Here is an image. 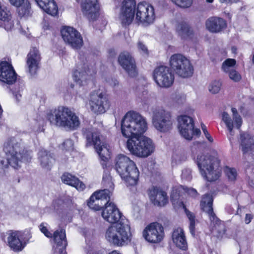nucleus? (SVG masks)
<instances>
[{"instance_id":"f257e3e1","label":"nucleus","mask_w":254,"mask_h":254,"mask_svg":"<svg viewBox=\"0 0 254 254\" xmlns=\"http://www.w3.org/2000/svg\"><path fill=\"white\" fill-rule=\"evenodd\" d=\"M103 182L106 189L96 191L92 194L88 202L89 207L95 211L99 210L101 208L99 201L107 200L102 212L104 219L110 223L117 224L125 221L115 204L109 201L114 188L112 177L110 175L105 174L103 177Z\"/></svg>"},{"instance_id":"f03ea898","label":"nucleus","mask_w":254,"mask_h":254,"mask_svg":"<svg viewBox=\"0 0 254 254\" xmlns=\"http://www.w3.org/2000/svg\"><path fill=\"white\" fill-rule=\"evenodd\" d=\"M135 19L136 22L147 26L155 19L154 9L152 5L146 2H141L136 6L134 0H124L120 14L123 24L128 25Z\"/></svg>"},{"instance_id":"7ed1b4c3","label":"nucleus","mask_w":254,"mask_h":254,"mask_svg":"<svg viewBox=\"0 0 254 254\" xmlns=\"http://www.w3.org/2000/svg\"><path fill=\"white\" fill-rule=\"evenodd\" d=\"M46 118L51 125L66 129H76L80 124L79 117L70 108L64 106L48 110Z\"/></svg>"},{"instance_id":"20e7f679","label":"nucleus","mask_w":254,"mask_h":254,"mask_svg":"<svg viewBox=\"0 0 254 254\" xmlns=\"http://www.w3.org/2000/svg\"><path fill=\"white\" fill-rule=\"evenodd\" d=\"M147 129L146 119L139 113L133 111L127 112L121 123V131L126 138H136Z\"/></svg>"},{"instance_id":"39448f33","label":"nucleus","mask_w":254,"mask_h":254,"mask_svg":"<svg viewBox=\"0 0 254 254\" xmlns=\"http://www.w3.org/2000/svg\"><path fill=\"white\" fill-rule=\"evenodd\" d=\"M3 150L7 163L14 169L20 167L22 161L28 162L32 158L31 152L25 150L18 137L9 138L4 144Z\"/></svg>"},{"instance_id":"423d86ee","label":"nucleus","mask_w":254,"mask_h":254,"mask_svg":"<svg viewBox=\"0 0 254 254\" xmlns=\"http://www.w3.org/2000/svg\"><path fill=\"white\" fill-rule=\"evenodd\" d=\"M195 162L202 177L209 182L217 180L220 176L221 169L217 157L204 153H199Z\"/></svg>"},{"instance_id":"0eeeda50","label":"nucleus","mask_w":254,"mask_h":254,"mask_svg":"<svg viewBox=\"0 0 254 254\" xmlns=\"http://www.w3.org/2000/svg\"><path fill=\"white\" fill-rule=\"evenodd\" d=\"M115 169L127 185H135L139 172L135 163L124 155H119L116 159Z\"/></svg>"},{"instance_id":"6e6552de","label":"nucleus","mask_w":254,"mask_h":254,"mask_svg":"<svg viewBox=\"0 0 254 254\" xmlns=\"http://www.w3.org/2000/svg\"><path fill=\"white\" fill-rule=\"evenodd\" d=\"M130 228L127 223L120 222L110 226L106 230L105 238L111 245L123 247L131 241Z\"/></svg>"},{"instance_id":"1a4fd4ad","label":"nucleus","mask_w":254,"mask_h":254,"mask_svg":"<svg viewBox=\"0 0 254 254\" xmlns=\"http://www.w3.org/2000/svg\"><path fill=\"white\" fill-rule=\"evenodd\" d=\"M127 147L132 155L142 158L150 155L155 149L152 140L145 136L128 139Z\"/></svg>"},{"instance_id":"9d476101","label":"nucleus","mask_w":254,"mask_h":254,"mask_svg":"<svg viewBox=\"0 0 254 254\" xmlns=\"http://www.w3.org/2000/svg\"><path fill=\"white\" fill-rule=\"evenodd\" d=\"M86 138V146L93 145L101 159L106 162L110 157L109 146L107 144L101 142L100 139V133L94 128L86 129L84 132Z\"/></svg>"},{"instance_id":"9b49d317","label":"nucleus","mask_w":254,"mask_h":254,"mask_svg":"<svg viewBox=\"0 0 254 254\" xmlns=\"http://www.w3.org/2000/svg\"><path fill=\"white\" fill-rule=\"evenodd\" d=\"M170 67L179 76L188 78L192 76L193 68L190 60L180 54L172 55L170 58Z\"/></svg>"},{"instance_id":"f8f14e48","label":"nucleus","mask_w":254,"mask_h":254,"mask_svg":"<svg viewBox=\"0 0 254 254\" xmlns=\"http://www.w3.org/2000/svg\"><path fill=\"white\" fill-rule=\"evenodd\" d=\"M152 114V125L158 131L166 132L172 128L173 120L169 112L158 108L153 111Z\"/></svg>"},{"instance_id":"ddd939ff","label":"nucleus","mask_w":254,"mask_h":254,"mask_svg":"<svg viewBox=\"0 0 254 254\" xmlns=\"http://www.w3.org/2000/svg\"><path fill=\"white\" fill-rule=\"evenodd\" d=\"M86 107L93 113L99 114L105 113L110 106L105 94L99 91H94L89 95Z\"/></svg>"},{"instance_id":"4468645a","label":"nucleus","mask_w":254,"mask_h":254,"mask_svg":"<svg viewBox=\"0 0 254 254\" xmlns=\"http://www.w3.org/2000/svg\"><path fill=\"white\" fill-rule=\"evenodd\" d=\"M213 198L210 194L205 195L201 201L200 206L202 209L206 212L213 225L212 231L217 232L219 235L223 234L225 232L224 224L218 219L213 211L212 208Z\"/></svg>"},{"instance_id":"2eb2a0df","label":"nucleus","mask_w":254,"mask_h":254,"mask_svg":"<svg viewBox=\"0 0 254 254\" xmlns=\"http://www.w3.org/2000/svg\"><path fill=\"white\" fill-rule=\"evenodd\" d=\"M178 129L181 135L187 140H190L193 136H199L200 130L194 128V121L191 117L183 115L178 118Z\"/></svg>"},{"instance_id":"dca6fc26","label":"nucleus","mask_w":254,"mask_h":254,"mask_svg":"<svg viewBox=\"0 0 254 254\" xmlns=\"http://www.w3.org/2000/svg\"><path fill=\"white\" fill-rule=\"evenodd\" d=\"M31 237L29 230L10 231L7 238L8 245L14 252L21 251Z\"/></svg>"},{"instance_id":"f3484780","label":"nucleus","mask_w":254,"mask_h":254,"mask_svg":"<svg viewBox=\"0 0 254 254\" xmlns=\"http://www.w3.org/2000/svg\"><path fill=\"white\" fill-rule=\"evenodd\" d=\"M153 78L156 84L161 87H169L174 81V74L166 66L156 67L153 72Z\"/></svg>"},{"instance_id":"a211bd4d","label":"nucleus","mask_w":254,"mask_h":254,"mask_svg":"<svg viewBox=\"0 0 254 254\" xmlns=\"http://www.w3.org/2000/svg\"><path fill=\"white\" fill-rule=\"evenodd\" d=\"M142 236L146 241L149 243H159L164 237V228L158 223H151L144 229Z\"/></svg>"},{"instance_id":"6ab92c4d","label":"nucleus","mask_w":254,"mask_h":254,"mask_svg":"<svg viewBox=\"0 0 254 254\" xmlns=\"http://www.w3.org/2000/svg\"><path fill=\"white\" fill-rule=\"evenodd\" d=\"M64 41L74 49H79L83 46L82 37L75 29L69 26L63 27L61 31Z\"/></svg>"},{"instance_id":"aec40b11","label":"nucleus","mask_w":254,"mask_h":254,"mask_svg":"<svg viewBox=\"0 0 254 254\" xmlns=\"http://www.w3.org/2000/svg\"><path fill=\"white\" fill-rule=\"evenodd\" d=\"M17 78V74L10 61H0V81L8 84L14 83Z\"/></svg>"},{"instance_id":"412c9836","label":"nucleus","mask_w":254,"mask_h":254,"mask_svg":"<svg viewBox=\"0 0 254 254\" xmlns=\"http://www.w3.org/2000/svg\"><path fill=\"white\" fill-rule=\"evenodd\" d=\"M41 59L39 50L36 48H32L26 58L27 71L30 75H34L36 73L40 67Z\"/></svg>"},{"instance_id":"4be33fe9","label":"nucleus","mask_w":254,"mask_h":254,"mask_svg":"<svg viewBox=\"0 0 254 254\" xmlns=\"http://www.w3.org/2000/svg\"><path fill=\"white\" fill-rule=\"evenodd\" d=\"M233 114V120L228 113L223 112L222 114V120L225 123L230 134L233 135V128L234 127L239 129L242 124V119L238 114L237 110L235 108L231 109Z\"/></svg>"},{"instance_id":"5701e85b","label":"nucleus","mask_w":254,"mask_h":254,"mask_svg":"<svg viewBox=\"0 0 254 254\" xmlns=\"http://www.w3.org/2000/svg\"><path fill=\"white\" fill-rule=\"evenodd\" d=\"M118 61L129 76L134 77L137 75L135 62L128 53L124 52L121 54Z\"/></svg>"},{"instance_id":"b1692460","label":"nucleus","mask_w":254,"mask_h":254,"mask_svg":"<svg viewBox=\"0 0 254 254\" xmlns=\"http://www.w3.org/2000/svg\"><path fill=\"white\" fill-rule=\"evenodd\" d=\"M83 14L90 20H94L97 17L99 5L97 0H84L81 3Z\"/></svg>"},{"instance_id":"393cba45","label":"nucleus","mask_w":254,"mask_h":254,"mask_svg":"<svg viewBox=\"0 0 254 254\" xmlns=\"http://www.w3.org/2000/svg\"><path fill=\"white\" fill-rule=\"evenodd\" d=\"M148 195L151 201L155 205L162 206L168 202L167 193L157 188H150Z\"/></svg>"},{"instance_id":"a878e982","label":"nucleus","mask_w":254,"mask_h":254,"mask_svg":"<svg viewBox=\"0 0 254 254\" xmlns=\"http://www.w3.org/2000/svg\"><path fill=\"white\" fill-rule=\"evenodd\" d=\"M14 23L11 12L5 6L0 7V27L3 28L6 31L12 30Z\"/></svg>"},{"instance_id":"bb28decb","label":"nucleus","mask_w":254,"mask_h":254,"mask_svg":"<svg viewBox=\"0 0 254 254\" xmlns=\"http://www.w3.org/2000/svg\"><path fill=\"white\" fill-rule=\"evenodd\" d=\"M95 74L94 70L91 71L89 68L78 67L73 73V80L79 85H84L86 83L87 80Z\"/></svg>"},{"instance_id":"cd10ccee","label":"nucleus","mask_w":254,"mask_h":254,"mask_svg":"<svg viewBox=\"0 0 254 254\" xmlns=\"http://www.w3.org/2000/svg\"><path fill=\"white\" fill-rule=\"evenodd\" d=\"M53 237L56 244V246H54L56 250L58 251L60 254H66L65 249L67 246V241L65 230L64 229H61L60 231L57 230L54 232Z\"/></svg>"},{"instance_id":"c85d7f7f","label":"nucleus","mask_w":254,"mask_h":254,"mask_svg":"<svg viewBox=\"0 0 254 254\" xmlns=\"http://www.w3.org/2000/svg\"><path fill=\"white\" fill-rule=\"evenodd\" d=\"M207 29L212 33H218L226 28V21L221 18L212 17L208 19L205 23Z\"/></svg>"},{"instance_id":"c756f323","label":"nucleus","mask_w":254,"mask_h":254,"mask_svg":"<svg viewBox=\"0 0 254 254\" xmlns=\"http://www.w3.org/2000/svg\"><path fill=\"white\" fill-rule=\"evenodd\" d=\"M172 241L175 245L180 249L186 250L188 244L183 229L181 227L175 229L172 235Z\"/></svg>"},{"instance_id":"7c9ffc66","label":"nucleus","mask_w":254,"mask_h":254,"mask_svg":"<svg viewBox=\"0 0 254 254\" xmlns=\"http://www.w3.org/2000/svg\"><path fill=\"white\" fill-rule=\"evenodd\" d=\"M61 179L64 183L74 187L78 191H83L85 188V185L82 182L70 173H64Z\"/></svg>"},{"instance_id":"2f4dec72","label":"nucleus","mask_w":254,"mask_h":254,"mask_svg":"<svg viewBox=\"0 0 254 254\" xmlns=\"http://www.w3.org/2000/svg\"><path fill=\"white\" fill-rule=\"evenodd\" d=\"M35 0L39 6L48 14L55 16L58 13V6L54 0Z\"/></svg>"},{"instance_id":"473e14b6","label":"nucleus","mask_w":254,"mask_h":254,"mask_svg":"<svg viewBox=\"0 0 254 254\" xmlns=\"http://www.w3.org/2000/svg\"><path fill=\"white\" fill-rule=\"evenodd\" d=\"M176 31L178 35L183 39L192 37L193 31L189 24L185 22H178L176 25Z\"/></svg>"},{"instance_id":"72a5a7b5","label":"nucleus","mask_w":254,"mask_h":254,"mask_svg":"<svg viewBox=\"0 0 254 254\" xmlns=\"http://www.w3.org/2000/svg\"><path fill=\"white\" fill-rule=\"evenodd\" d=\"M242 149L244 153L254 152V139L247 133L241 134Z\"/></svg>"},{"instance_id":"f704fd0d","label":"nucleus","mask_w":254,"mask_h":254,"mask_svg":"<svg viewBox=\"0 0 254 254\" xmlns=\"http://www.w3.org/2000/svg\"><path fill=\"white\" fill-rule=\"evenodd\" d=\"M38 159L41 166L46 169H50L55 160L50 154L41 149L38 153Z\"/></svg>"},{"instance_id":"c9c22d12","label":"nucleus","mask_w":254,"mask_h":254,"mask_svg":"<svg viewBox=\"0 0 254 254\" xmlns=\"http://www.w3.org/2000/svg\"><path fill=\"white\" fill-rule=\"evenodd\" d=\"M236 64L235 60L233 59H227L222 64V68L223 71L228 74L230 72L235 69Z\"/></svg>"},{"instance_id":"e433bc0d","label":"nucleus","mask_w":254,"mask_h":254,"mask_svg":"<svg viewBox=\"0 0 254 254\" xmlns=\"http://www.w3.org/2000/svg\"><path fill=\"white\" fill-rule=\"evenodd\" d=\"M185 210L190 221L189 229L190 233L194 236L195 235V217L192 213L188 210L186 208H185Z\"/></svg>"},{"instance_id":"4c0bfd02","label":"nucleus","mask_w":254,"mask_h":254,"mask_svg":"<svg viewBox=\"0 0 254 254\" xmlns=\"http://www.w3.org/2000/svg\"><path fill=\"white\" fill-rule=\"evenodd\" d=\"M18 12L19 15L22 16H28L30 13V6L29 3L27 1H24V3L21 5L18 6Z\"/></svg>"},{"instance_id":"58836bf2","label":"nucleus","mask_w":254,"mask_h":254,"mask_svg":"<svg viewBox=\"0 0 254 254\" xmlns=\"http://www.w3.org/2000/svg\"><path fill=\"white\" fill-rule=\"evenodd\" d=\"M221 82L219 80L213 81L209 85L208 90L212 94L218 93L221 89Z\"/></svg>"},{"instance_id":"ea45409f","label":"nucleus","mask_w":254,"mask_h":254,"mask_svg":"<svg viewBox=\"0 0 254 254\" xmlns=\"http://www.w3.org/2000/svg\"><path fill=\"white\" fill-rule=\"evenodd\" d=\"M225 172L230 181H233L236 180L237 173L235 169L227 167L225 169Z\"/></svg>"},{"instance_id":"a19ab883","label":"nucleus","mask_w":254,"mask_h":254,"mask_svg":"<svg viewBox=\"0 0 254 254\" xmlns=\"http://www.w3.org/2000/svg\"><path fill=\"white\" fill-rule=\"evenodd\" d=\"M173 2L178 6L183 7L187 8L190 7L192 3V0H171Z\"/></svg>"},{"instance_id":"79ce46f5","label":"nucleus","mask_w":254,"mask_h":254,"mask_svg":"<svg viewBox=\"0 0 254 254\" xmlns=\"http://www.w3.org/2000/svg\"><path fill=\"white\" fill-rule=\"evenodd\" d=\"M172 99L177 104L180 105L184 104L186 101V97L184 94H175L172 95Z\"/></svg>"},{"instance_id":"37998d69","label":"nucleus","mask_w":254,"mask_h":254,"mask_svg":"<svg viewBox=\"0 0 254 254\" xmlns=\"http://www.w3.org/2000/svg\"><path fill=\"white\" fill-rule=\"evenodd\" d=\"M137 48L139 52L143 55L147 56L149 54V51L147 46L142 42L138 41Z\"/></svg>"},{"instance_id":"c03bdc74","label":"nucleus","mask_w":254,"mask_h":254,"mask_svg":"<svg viewBox=\"0 0 254 254\" xmlns=\"http://www.w3.org/2000/svg\"><path fill=\"white\" fill-rule=\"evenodd\" d=\"M39 229L41 232L44 234V235L49 238H52L53 235L47 228V224L45 223L41 224L39 226Z\"/></svg>"},{"instance_id":"a18cd8bd","label":"nucleus","mask_w":254,"mask_h":254,"mask_svg":"<svg viewBox=\"0 0 254 254\" xmlns=\"http://www.w3.org/2000/svg\"><path fill=\"white\" fill-rule=\"evenodd\" d=\"M22 90V87H18L17 89L15 88L13 91V96L17 103H18L21 100V92Z\"/></svg>"},{"instance_id":"49530a36","label":"nucleus","mask_w":254,"mask_h":254,"mask_svg":"<svg viewBox=\"0 0 254 254\" xmlns=\"http://www.w3.org/2000/svg\"><path fill=\"white\" fill-rule=\"evenodd\" d=\"M228 75L231 80L235 82L239 81L241 79V75L236 70V69L230 72L228 74Z\"/></svg>"},{"instance_id":"de8ad7c7","label":"nucleus","mask_w":254,"mask_h":254,"mask_svg":"<svg viewBox=\"0 0 254 254\" xmlns=\"http://www.w3.org/2000/svg\"><path fill=\"white\" fill-rule=\"evenodd\" d=\"M191 170L190 169H185L182 171V179L187 181H190L191 176Z\"/></svg>"},{"instance_id":"09e8293b","label":"nucleus","mask_w":254,"mask_h":254,"mask_svg":"<svg viewBox=\"0 0 254 254\" xmlns=\"http://www.w3.org/2000/svg\"><path fill=\"white\" fill-rule=\"evenodd\" d=\"M201 127L205 137L207 138V139L209 142L212 143L213 141V139L212 137L211 136V135L209 133L208 131H207L205 125L203 124H201Z\"/></svg>"},{"instance_id":"8fccbe9b","label":"nucleus","mask_w":254,"mask_h":254,"mask_svg":"<svg viewBox=\"0 0 254 254\" xmlns=\"http://www.w3.org/2000/svg\"><path fill=\"white\" fill-rule=\"evenodd\" d=\"M64 148L68 151H71L73 149V142L71 139L66 140L63 144Z\"/></svg>"},{"instance_id":"3c124183","label":"nucleus","mask_w":254,"mask_h":254,"mask_svg":"<svg viewBox=\"0 0 254 254\" xmlns=\"http://www.w3.org/2000/svg\"><path fill=\"white\" fill-rule=\"evenodd\" d=\"M180 195L178 192L177 189H173L171 194V199L174 204L176 203V201L179 199Z\"/></svg>"},{"instance_id":"603ef678","label":"nucleus","mask_w":254,"mask_h":254,"mask_svg":"<svg viewBox=\"0 0 254 254\" xmlns=\"http://www.w3.org/2000/svg\"><path fill=\"white\" fill-rule=\"evenodd\" d=\"M184 160V157H181L178 154L173 155L172 164L173 166L177 165Z\"/></svg>"},{"instance_id":"864d4df0","label":"nucleus","mask_w":254,"mask_h":254,"mask_svg":"<svg viewBox=\"0 0 254 254\" xmlns=\"http://www.w3.org/2000/svg\"><path fill=\"white\" fill-rule=\"evenodd\" d=\"M184 190L188 194L193 197H195L198 195L196 190L194 189L186 188L184 189Z\"/></svg>"},{"instance_id":"5fc2aeb1","label":"nucleus","mask_w":254,"mask_h":254,"mask_svg":"<svg viewBox=\"0 0 254 254\" xmlns=\"http://www.w3.org/2000/svg\"><path fill=\"white\" fill-rule=\"evenodd\" d=\"M10 3L16 7L21 6L25 1V0H9Z\"/></svg>"},{"instance_id":"6e6d98bb","label":"nucleus","mask_w":254,"mask_h":254,"mask_svg":"<svg viewBox=\"0 0 254 254\" xmlns=\"http://www.w3.org/2000/svg\"><path fill=\"white\" fill-rule=\"evenodd\" d=\"M107 82L112 87H115L119 84L118 81L115 78L109 79Z\"/></svg>"},{"instance_id":"4d7b16f0","label":"nucleus","mask_w":254,"mask_h":254,"mask_svg":"<svg viewBox=\"0 0 254 254\" xmlns=\"http://www.w3.org/2000/svg\"><path fill=\"white\" fill-rule=\"evenodd\" d=\"M253 218V216L251 214H247L246 215L245 221L246 224H249L251 222L252 219Z\"/></svg>"},{"instance_id":"13d9d810","label":"nucleus","mask_w":254,"mask_h":254,"mask_svg":"<svg viewBox=\"0 0 254 254\" xmlns=\"http://www.w3.org/2000/svg\"><path fill=\"white\" fill-rule=\"evenodd\" d=\"M219 1L221 3H232V2H237L239 1V0H219Z\"/></svg>"},{"instance_id":"bf43d9fd","label":"nucleus","mask_w":254,"mask_h":254,"mask_svg":"<svg viewBox=\"0 0 254 254\" xmlns=\"http://www.w3.org/2000/svg\"><path fill=\"white\" fill-rule=\"evenodd\" d=\"M109 254H121L116 251H112V252H111L110 253H109Z\"/></svg>"},{"instance_id":"052dcab7","label":"nucleus","mask_w":254,"mask_h":254,"mask_svg":"<svg viewBox=\"0 0 254 254\" xmlns=\"http://www.w3.org/2000/svg\"><path fill=\"white\" fill-rule=\"evenodd\" d=\"M214 0H206L207 2L208 3H212Z\"/></svg>"},{"instance_id":"680f3d73","label":"nucleus","mask_w":254,"mask_h":254,"mask_svg":"<svg viewBox=\"0 0 254 254\" xmlns=\"http://www.w3.org/2000/svg\"><path fill=\"white\" fill-rule=\"evenodd\" d=\"M180 203H181L182 205H184V204H183V202H180ZM183 207H185V206H183Z\"/></svg>"},{"instance_id":"e2e57ef3","label":"nucleus","mask_w":254,"mask_h":254,"mask_svg":"<svg viewBox=\"0 0 254 254\" xmlns=\"http://www.w3.org/2000/svg\"><path fill=\"white\" fill-rule=\"evenodd\" d=\"M77 1H78V0H76Z\"/></svg>"}]
</instances>
